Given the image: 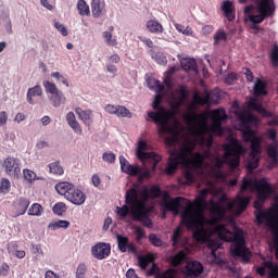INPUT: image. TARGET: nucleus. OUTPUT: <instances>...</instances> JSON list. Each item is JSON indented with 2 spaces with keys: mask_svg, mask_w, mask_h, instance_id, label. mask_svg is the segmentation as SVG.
<instances>
[{
  "mask_svg": "<svg viewBox=\"0 0 278 278\" xmlns=\"http://www.w3.org/2000/svg\"><path fill=\"white\" fill-rule=\"evenodd\" d=\"M211 121L213 122L212 125H207L205 117L200 114H191L189 115L190 121L193 123H198L191 127V131L193 136H197L200 139V142L206 149H212V144H214V135L212 134H223V122L227 121V111L225 109H216L211 111ZM199 118L201 121L199 122Z\"/></svg>",
  "mask_w": 278,
  "mask_h": 278,
  "instance_id": "f257e3e1",
  "label": "nucleus"
},
{
  "mask_svg": "<svg viewBox=\"0 0 278 278\" xmlns=\"http://www.w3.org/2000/svg\"><path fill=\"white\" fill-rule=\"evenodd\" d=\"M151 199V194L147 188L141 191V197H138V189L130 188L125 195V203L130 207V215L137 223H141L143 227L153 229V220L149 216L151 214V206L147 205V201Z\"/></svg>",
  "mask_w": 278,
  "mask_h": 278,
  "instance_id": "f03ea898",
  "label": "nucleus"
},
{
  "mask_svg": "<svg viewBox=\"0 0 278 278\" xmlns=\"http://www.w3.org/2000/svg\"><path fill=\"white\" fill-rule=\"evenodd\" d=\"M214 232L224 242H235V247L231 249V254L235 257H241L244 264L251 262V251L247 247L244 230L237 228L235 232H231V230L227 229V225L219 224L215 226Z\"/></svg>",
  "mask_w": 278,
  "mask_h": 278,
  "instance_id": "7ed1b4c3",
  "label": "nucleus"
},
{
  "mask_svg": "<svg viewBox=\"0 0 278 278\" xmlns=\"http://www.w3.org/2000/svg\"><path fill=\"white\" fill-rule=\"evenodd\" d=\"M162 103V94L157 93L152 103L153 110L156 112L150 111L148 112L149 118H152L153 123L157 126V132L160 136H164V134H172L173 128L170 127V119L175 116V113L170 110H166L161 105Z\"/></svg>",
  "mask_w": 278,
  "mask_h": 278,
  "instance_id": "20e7f679",
  "label": "nucleus"
},
{
  "mask_svg": "<svg viewBox=\"0 0 278 278\" xmlns=\"http://www.w3.org/2000/svg\"><path fill=\"white\" fill-rule=\"evenodd\" d=\"M244 153V147L240 140L232 138L229 143L224 144L223 159H215L216 168H223L227 164L230 168H238L240 166V157Z\"/></svg>",
  "mask_w": 278,
  "mask_h": 278,
  "instance_id": "39448f33",
  "label": "nucleus"
},
{
  "mask_svg": "<svg viewBox=\"0 0 278 278\" xmlns=\"http://www.w3.org/2000/svg\"><path fill=\"white\" fill-rule=\"evenodd\" d=\"M181 224L187 227V229H195L193 231V238L198 242H207L210 237L207 236V230L202 226L199 227V213L194 211V203L187 201V206L181 214Z\"/></svg>",
  "mask_w": 278,
  "mask_h": 278,
  "instance_id": "423d86ee",
  "label": "nucleus"
},
{
  "mask_svg": "<svg viewBox=\"0 0 278 278\" xmlns=\"http://www.w3.org/2000/svg\"><path fill=\"white\" fill-rule=\"evenodd\" d=\"M255 189H256V200L254 201V210H257V213L255 214L256 223L257 225H267L268 226V218L266 217H260L262 212H268V211H263L262 207H264V203H266L267 199L270 197L273 193V186L268 184V180L266 178H261L256 184H255Z\"/></svg>",
  "mask_w": 278,
  "mask_h": 278,
  "instance_id": "0eeeda50",
  "label": "nucleus"
},
{
  "mask_svg": "<svg viewBox=\"0 0 278 278\" xmlns=\"http://www.w3.org/2000/svg\"><path fill=\"white\" fill-rule=\"evenodd\" d=\"M256 10L258 14L249 15V21L254 25H260V23H264L266 18H273L275 16L277 5L275 4V0H256Z\"/></svg>",
  "mask_w": 278,
  "mask_h": 278,
  "instance_id": "6e6552de",
  "label": "nucleus"
},
{
  "mask_svg": "<svg viewBox=\"0 0 278 278\" xmlns=\"http://www.w3.org/2000/svg\"><path fill=\"white\" fill-rule=\"evenodd\" d=\"M261 217L267 218V227L273 230L275 257L278 260V202H274L267 212H261Z\"/></svg>",
  "mask_w": 278,
  "mask_h": 278,
  "instance_id": "1a4fd4ad",
  "label": "nucleus"
},
{
  "mask_svg": "<svg viewBox=\"0 0 278 278\" xmlns=\"http://www.w3.org/2000/svg\"><path fill=\"white\" fill-rule=\"evenodd\" d=\"M149 149V144L144 140L139 141L137 150H136V155L142 164H147V162H151L153 165V168L162 162V155L155 153V152H144Z\"/></svg>",
  "mask_w": 278,
  "mask_h": 278,
  "instance_id": "9d476101",
  "label": "nucleus"
},
{
  "mask_svg": "<svg viewBox=\"0 0 278 278\" xmlns=\"http://www.w3.org/2000/svg\"><path fill=\"white\" fill-rule=\"evenodd\" d=\"M266 136L268 140L273 141L266 147L267 156L271 160V166H277L278 165L277 130L275 128H269L266 131Z\"/></svg>",
  "mask_w": 278,
  "mask_h": 278,
  "instance_id": "9b49d317",
  "label": "nucleus"
},
{
  "mask_svg": "<svg viewBox=\"0 0 278 278\" xmlns=\"http://www.w3.org/2000/svg\"><path fill=\"white\" fill-rule=\"evenodd\" d=\"M250 160L248 166L251 170H255L260 166V154L262 153V137H255L250 141Z\"/></svg>",
  "mask_w": 278,
  "mask_h": 278,
  "instance_id": "f8f14e48",
  "label": "nucleus"
},
{
  "mask_svg": "<svg viewBox=\"0 0 278 278\" xmlns=\"http://www.w3.org/2000/svg\"><path fill=\"white\" fill-rule=\"evenodd\" d=\"M186 152L174 150L170 153V156L167 161V166L165 168L166 175H175L179 164H185L186 162Z\"/></svg>",
  "mask_w": 278,
  "mask_h": 278,
  "instance_id": "ddd939ff",
  "label": "nucleus"
},
{
  "mask_svg": "<svg viewBox=\"0 0 278 278\" xmlns=\"http://www.w3.org/2000/svg\"><path fill=\"white\" fill-rule=\"evenodd\" d=\"M3 167L9 177L14 179L21 177V161L18 159L8 156L3 162Z\"/></svg>",
  "mask_w": 278,
  "mask_h": 278,
  "instance_id": "4468645a",
  "label": "nucleus"
},
{
  "mask_svg": "<svg viewBox=\"0 0 278 278\" xmlns=\"http://www.w3.org/2000/svg\"><path fill=\"white\" fill-rule=\"evenodd\" d=\"M203 273V264L199 261H187L182 267V274L185 277H199Z\"/></svg>",
  "mask_w": 278,
  "mask_h": 278,
  "instance_id": "2eb2a0df",
  "label": "nucleus"
},
{
  "mask_svg": "<svg viewBox=\"0 0 278 278\" xmlns=\"http://www.w3.org/2000/svg\"><path fill=\"white\" fill-rule=\"evenodd\" d=\"M110 253H112L110 243L99 242L91 248V254L96 260H105L110 257Z\"/></svg>",
  "mask_w": 278,
  "mask_h": 278,
  "instance_id": "dca6fc26",
  "label": "nucleus"
},
{
  "mask_svg": "<svg viewBox=\"0 0 278 278\" xmlns=\"http://www.w3.org/2000/svg\"><path fill=\"white\" fill-rule=\"evenodd\" d=\"M119 164L122 172L125 173L126 175L136 177L142 174V167L129 164V161H127V159H125V156L123 155L119 156Z\"/></svg>",
  "mask_w": 278,
  "mask_h": 278,
  "instance_id": "f3484780",
  "label": "nucleus"
},
{
  "mask_svg": "<svg viewBox=\"0 0 278 278\" xmlns=\"http://www.w3.org/2000/svg\"><path fill=\"white\" fill-rule=\"evenodd\" d=\"M65 199L70 201V203H73V205H84V203H86V193L74 187Z\"/></svg>",
  "mask_w": 278,
  "mask_h": 278,
  "instance_id": "a211bd4d",
  "label": "nucleus"
},
{
  "mask_svg": "<svg viewBox=\"0 0 278 278\" xmlns=\"http://www.w3.org/2000/svg\"><path fill=\"white\" fill-rule=\"evenodd\" d=\"M175 93L178 96L174 97V102L172 105L173 108H175V110H179V108L184 105L186 99H188V87H186L185 85H180L178 89L175 90Z\"/></svg>",
  "mask_w": 278,
  "mask_h": 278,
  "instance_id": "6ab92c4d",
  "label": "nucleus"
},
{
  "mask_svg": "<svg viewBox=\"0 0 278 278\" xmlns=\"http://www.w3.org/2000/svg\"><path fill=\"white\" fill-rule=\"evenodd\" d=\"M235 114L238 121H240L242 129L251 127V123H255V121H257L255 115L248 113L247 111H235Z\"/></svg>",
  "mask_w": 278,
  "mask_h": 278,
  "instance_id": "aec40b11",
  "label": "nucleus"
},
{
  "mask_svg": "<svg viewBox=\"0 0 278 278\" xmlns=\"http://www.w3.org/2000/svg\"><path fill=\"white\" fill-rule=\"evenodd\" d=\"M249 110H253L254 112H257L258 114H262V116H265V118H270L273 116V113L268 112L262 103L257 102L255 99H251L248 102Z\"/></svg>",
  "mask_w": 278,
  "mask_h": 278,
  "instance_id": "412c9836",
  "label": "nucleus"
},
{
  "mask_svg": "<svg viewBox=\"0 0 278 278\" xmlns=\"http://www.w3.org/2000/svg\"><path fill=\"white\" fill-rule=\"evenodd\" d=\"M212 214H215V218H213V223H216V220H223L225 218V212L227 210L225 208V205L220 202H213L211 206Z\"/></svg>",
  "mask_w": 278,
  "mask_h": 278,
  "instance_id": "4be33fe9",
  "label": "nucleus"
},
{
  "mask_svg": "<svg viewBox=\"0 0 278 278\" xmlns=\"http://www.w3.org/2000/svg\"><path fill=\"white\" fill-rule=\"evenodd\" d=\"M222 10L227 18L231 23V21L236 20V7L233 5V2L230 0L224 1L222 4Z\"/></svg>",
  "mask_w": 278,
  "mask_h": 278,
  "instance_id": "5701e85b",
  "label": "nucleus"
},
{
  "mask_svg": "<svg viewBox=\"0 0 278 278\" xmlns=\"http://www.w3.org/2000/svg\"><path fill=\"white\" fill-rule=\"evenodd\" d=\"M74 187H75V185H73L68 181L58 182L54 186L58 194H61L65 199L68 197L70 192L73 190Z\"/></svg>",
  "mask_w": 278,
  "mask_h": 278,
  "instance_id": "b1692460",
  "label": "nucleus"
},
{
  "mask_svg": "<svg viewBox=\"0 0 278 278\" xmlns=\"http://www.w3.org/2000/svg\"><path fill=\"white\" fill-rule=\"evenodd\" d=\"M150 192V199H160V197H163L165 201L167 199H170V194L168 191H163L162 188L157 185H153L150 189H148Z\"/></svg>",
  "mask_w": 278,
  "mask_h": 278,
  "instance_id": "393cba45",
  "label": "nucleus"
},
{
  "mask_svg": "<svg viewBox=\"0 0 278 278\" xmlns=\"http://www.w3.org/2000/svg\"><path fill=\"white\" fill-rule=\"evenodd\" d=\"M181 201H186L185 205H187L188 201L187 199H184L181 197L172 199L170 201L165 202V207L168 210V212H179V206L181 205Z\"/></svg>",
  "mask_w": 278,
  "mask_h": 278,
  "instance_id": "a878e982",
  "label": "nucleus"
},
{
  "mask_svg": "<svg viewBox=\"0 0 278 278\" xmlns=\"http://www.w3.org/2000/svg\"><path fill=\"white\" fill-rule=\"evenodd\" d=\"M76 114H78V118L83 121V123L87 125V127H90V125H92V111H84L81 108H77Z\"/></svg>",
  "mask_w": 278,
  "mask_h": 278,
  "instance_id": "bb28decb",
  "label": "nucleus"
},
{
  "mask_svg": "<svg viewBox=\"0 0 278 278\" xmlns=\"http://www.w3.org/2000/svg\"><path fill=\"white\" fill-rule=\"evenodd\" d=\"M34 97H42V87L39 85L29 88L27 91L26 99L30 105H36V101H34Z\"/></svg>",
  "mask_w": 278,
  "mask_h": 278,
  "instance_id": "cd10ccee",
  "label": "nucleus"
},
{
  "mask_svg": "<svg viewBox=\"0 0 278 278\" xmlns=\"http://www.w3.org/2000/svg\"><path fill=\"white\" fill-rule=\"evenodd\" d=\"M188 255L186 254L185 251H179L178 253H176L172 258H170V266H173V268H177L179 266H181V264H184V262H186Z\"/></svg>",
  "mask_w": 278,
  "mask_h": 278,
  "instance_id": "c85d7f7f",
  "label": "nucleus"
},
{
  "mask_svg": "<svg viewBox=\"0 0 278 278\" xmlns=\"http://www.w3.org/2000/svg\"><path fill=\"white\" fill-rule=\"evenodd\" d=\"M28 207H29V200H27L26 198H21L18 200L16 214L12 215V217L18 218V216H23L27 212Z\"/></svg>",
  "mask_w": 278,
  "mask_h": 278,
  "instance_id": "c756f323",
  "label": "nucleus"
},
{
  "mask_svg": "<svg viewBox=\"0 0 278 278\" xmlns=\"http://www.w3.org/2000/svg\"><path fill=\"white\" fill-rule=\"evenodd\" d=\"M250 202H251V199L249 197L238 195L235 199V205L238 207L240 213L244 212L247 207H249Z\"/></svg>",
  "mask_w": 278,
  "mask_h": 278,
  "instance_id": "7c9ffc66",
  "label": "nucleus"
},
{
  "mask_svg": "<svg viewBox=\"0 0 278 278\" xmlns=\"http://www.w3.org/2000/svg\"><path fill=\"white\" fill-rule=\"evenodd\" d=\"M70 227L71 222L64 219L53 220L48 226L52 231H55L56 229H68Z\"/></svg>",
  "mask_w": 278,
  "mask_h": 278,
  "instance_id": "2f4dec72",
  "label": "nucleus"
},
{
  "mask_svg": "<svg viewBox=\"0 0 278 278\" xmlns=\"http://www.w3.org/2000/svg\"><path fill=\"white\" fill-rule=\"evenodd\" d=\"M147 29L151 34H162V31H164V26H162L157 21L150 20L147 22Z\"/></svg>",
  "mask_w": 278,
  "mask_h": 278,
  "instance_id": "473e14b6",
  "label": "nucleus"
},
{
  "mask_svg": "<svg viewBox=\"0 0 278 278\" xmlns=\"http://www.w3.org/2000/svg\"><path fill=\"white\" fill-rule=\"evenodd\" d=\"M193 101L198 103V105H210V103H212V96L207 91H205L204 97H201L199 93H194Z\"/></svg>",
  "mask_w": 278,
  "mask_h": 278,
  "instance_id": "72a5a7b5",
  "label": "nucleus"
},
{
  "mask_svg": "<svg viewBox=\"0 0 278 278\" xmlns=\"http://www.w3.org/2000/svg\"><path fill=\"white\" fill-rule=\"evenodd\" d=\"M65 101L66 98H64V93L62 91L53 93L52 97H50V102L53 108H60Z\"/></svg>",
  "mask_w": 278,
  "mask_h": 278,
  "instance_id": "f704fd0d",
  "label": "nucleus"
},
{
  "mask_svg": "<svg viewBox=\"0 0 278 278\" xmlns=\"http://www.w3.org/2000/svg\"><path fill=\"white\" fill-rule=\"evenodd\" d=\"M254 93L257 97H266V94H268V91L266 90V83L264 80L257 79L254 85Z\"/></svg>",
  "mask_w": 278,
  "mask_h": 278,
  "instance_id": "c9c22d12",
  "label": "nucleus"
},
{
  "mask_svg": "<svg viewBox=\"0 0 278 278\" xmlns=\"http://www.w3.org/2000/svg\"><path fill=\"white\" fill-rule=\"evenodd\" d=\"M181 66L184 71H192L193 73L199 72V66L197 65V61L194 59H188L182 61Z\"/></svg>",
  "mask_w": 278,
  "mask_h": 278,
  "instance_id": "e433bc0d",
  "label": "nucleus"
},
{
  "mask_svg": "<svg viewBox=\"0 0 278 278\" xmlns=\"http://www.w3.org/2000/svg\"><path fill=\"white\" fill-rule=\"evenodd\" d=\"M77 10L80 16H90V7L85 2V0L77 1Z\"/></svg>",
  "mask_w": 278,
  "mask_h": 278,
  "instance_id": "4c0bfd02",
  "label": "nucleus"
},
{
  "mask_svg": "<svg viewBox=\"0 0 278 278\" xmlns=\"http://www.w3.org/2000/svg\"><path fill=\"white\" fill-rule=\"evenodd\" d=\"M45 213V207L40 203H33L28 208V216H42Z\"/></svg>",
  "mask_w": 278,
  "mask_h": 278,
  "instance_id": "58836bf2",
  "label": "nucleus"
},
{
  "mask_svg": "<svg viewBox=\"0 0 278 278\" xmlns=\"http://www.w3.org/2000/svg\"><path fill=\"white\" fill-rule=\"evenodd\" d=\"M91 12L93 18H99V16H101V12H103V7H101V0H92Z\"/></svg>",
  "mask_w": 278,
  "mask_h": 278,
  "instance_id": "ea45409f",
  "label": "nucleus"
},
{
  "mask_svg": "<svg viewBox=\"0 0 278 278\" xmlns=\"http://www.w3.org/2000/svg\"><path fill=\"white\" fill-rule=\"evenodd\" d=\"M115 116H118L119 118H131V112L126 106L116 105Z\"/></svg>",
  "mask_w": 278,
  "mask_h": 278,
  "instance_id": "a19ab883",
  "label": "nucleus"
},
{
  "mask_svg": "<svg viewBox=\"0 0 278 278\" xmlns=\"http://www.w3.org/2000/svg\"><path fill=\"white\" fill-rule=\"evenodd\" d=\"M129 244V238L117 235V247L121 253H127V245Z\"/></svg>",
  "mask_w": 278,
  "mask_h": 278,
  "instance_id": "79ce46f5",
  "label": "nucleus"
},
{
  "mask_svg": "<svg viewBox=\"0 0 278 278\" xmlns=\"http://www.w3.org/2000/svg\"><path fill=\"white\" fill-rule=\"evenodd\" d=\"M66 204L64 202H58L52 207V212L56 216H63L64 214H66Z\"/></svg>",
  "mask_w": 278,
  "mask_h": 278,
  "instance_id": "37998d69",
  "label": "nucleus"
},
{
  "mask_svg": "<svg viewBox=\"0 0 278 278\" xmlns=\"http://www.w3.org/2000/svg\"><path fill=\"white\" fill-rule=\"evenodd\" d=\"M242 136L244 142H251L255 137V130H253L251 127L249 128H241Z\"/></svg>",
  "mask_w": 278,
  "mask_h": 278,
  "instance_id": "c03bdc74",
  "label": "nucleus"
},
{
  "mask_svg": "<svg viewBox=\"0 0 278 278\" xmlns=\"http://www.w3.org/2000/svg\"><path fill=\"white\" fill-rule=\"evenodd\" d=\"M269 60L271 62V66L277 68L278 66V45L277 43L273 46L271 52L269 54Z\"/></svg>",
  "mask_w": 278,
  "mask_h": 278,
  "instance_id": "a18cd8bd",
  "label": "nucleus"
},
{
  "mask_svg": "<svg viewBox=\"0 0 278 278\" xmlns=\"http://www.w3.org/2000/svg\"><path fill=\"white\" fill-rule=\"evenodd\" d=\"M50 173L53 175H64V167L60 165V162H54L49 164Z\"/></svg>",
  "mask_w": 278,
  "mask_h": 278,
  "instance_id": "49530a36",
  "label": "nucleus"
},
{
  "mask_svg": "<svg viewBox=\"0 0 278 278\" xmlns=\"http://www.w3.org/2000/svg\"><path fill=\"white\" fill-rule=\"evenodd\" d=\"M129 210H131V206H129V204L116 206V214L117 216H119V218H126V216H129Z\"/></svg>",
  "mask_w": 278,
  "mask_h": 278,
  "instance_id": "de8ad7c7",
  "label": "nucleus"
},
{
  "mask_svg": "<svg viewBox=\"0 0 278 278\" xmlns=\"http://www.w3.org/2000/svg\"><path fill=\"white\" fill-rule=\"evenodd\" d=\"M43 87L46 92H49L50 94H56L58 92H60V89H58V86H55V84L49 80L43 81Z\"/></svg>",
  "mask_w": 278,
  "mask_h": 278,
  "instance_id": "09e8293b",
  "label": "nucleus"
},
{
  "mask_svg": "<svg viewBox=\"0 0 278 278\" xmlns=\"http://www.w3.org/2000/svg\"><path fill=\"white\" fill-rule=\"evenodd\" d=\"M12 187L10 180L8 178H2L0 181V194H8L10 192V188Z\"/></svg>",
  "mask_w": 278,
  "mask_h": 278,
  "instance_id": "8fccbe9b",
  "label": "nucleus"
},
{
  "mask_svg": "<svg viewBox=\"0 0 278 278\" xmlns=\"http://www.w3.org/2000/svg\"><path fill=\"white\" fill-rule=\"evenodd\" d=\"M220 41H227V33L225 30H217L214 35V45H218Z\"/></svg>",
  "mask_w": 278,
  "mask_h": 278,
  "instance_id": "3c124183",
  "label": "nucleus"
},
{
  "mask_svg": "<svg viewBox=\"0 0 278 278\" xmlns=\"http://www.w3.org/2000/svg\"><path fill=\"white\" fill-rule=\"evenodd\" d=\"M185 179L187 180V182L190 184H194V168L192 167H187L185 169Z\"/></svg>",
  "mask_w": 278,
  "mask_h": 278,
  "instance_id": "603ef678",
  "label": "nucleus"
},
{
  "mask_svg": "<svg viewBox=\"0 0 278 278\" xmlns=\"http://www.w3.org/2000/svg\"><path fill=\"white\" fill-rule=\"evenodd\" d=\"M152 58L155 60L156 64H160L161 66H166L168 63V60L162 54V52L155 53Z\"/></svg>",
  "mask_w": 278,
  "mask_h": 278,
  "instance_id": "864d4df0",
  "label": "nucleus"
},
{
  "mask_svg": "<svg viewBox=\"0 0 278 278\" xmlns=\"http://www.w3.org/2000/svg\"><path fill=\"white\" fill-rule=\"evenodd\" d=\"M86 273H88V267L80 263L76 269V278H86Z\"/></svg>",
  "mask_w": 278,
  "mask_h": 278,
  "instance_id": "5fc2aeb1",
  "label": "nucleus"
},
{
  "mask_svg": "<svg viewBox=\"0 0 278 278\" xmlns=\"http://www.w3.org/2000/svg\"><path fill=\"white\" fill-rule=\"evenodd\" d=\"M150 84V89L151 90H157V92H164V85L157 79H153Z\"/></svg>",
  "mask_w": 278,
  "mask_h": 278,
  "instance_id": "6e6d98bb",
  "label": "nucleus"
},
{
  "mask_svg": "<svg viewBox=\"0 0 278 278\" xmlns=\"http://www.w3.org/2000/svg\"><path fill=\"white\" fill-rule=\"evenodd\" d=\"M102 160L103 162H108V164H114V162H116V154L113 152H104Z\"/></svg>",
  "mask_w": 278,
  "mask_h": 278,
  "instance_id": "4d7b16f0",
  "label": "nucleus"
},
{
  "mask_svg": "<svg viewBox=\"0 0 278 278\" xmlns=\"http://www.w3.org/2000/svg\"><path fill=\"white\" fill-rule=\"evenodd\" d=\"M149 241L153 244V247H162V244H164L162 239L157 238V235L155 233L149 235Z\"/></svg>",
  "mask_w": 278,
  "mask_h": 278,
  "instance_id": "13d9d810",
  "label": "nucleus"
},
{
  "mask_svg": "<svg viewBox=\"0 0 278 278\" xmlns=\"http://www.w3.org/2000/svg\"><path fill=\"white\" fill-rule=\"evenodd\" d=\"M68 125L71 129H73V131H75L78 136H81L84 134V130L81 129V126L79 125V122H77V119L71 122Z\"/></svg>",
  "mask_w": 278,
  "mask_h": 278,
  "instance_id": "bf43d9fd",
  "label": "nucleus"
},
{
  "mask_svg": "<svg viewBox=\"0 0 278 278\" xmlns=\"http://www.w3.org/2000/svg\"><path fill=\"white\" fill-rule=\"evenodd\" d=\"M135 236H136L137 242H140V240H142V238H144L147 236V232L142 229V227L136 226L135 227Z\"/></svg>",
  "mask_w": 278,
  "mask_h": 278,
  "instance_id": "052dcab7",
  "label": "nucleus"
},
{
  "mask_svg": "<svg viewBox=\"0 0 278 278\" xmlns=\"http://www.w3.org/2000/svg\"><path fill=\"white\" fill-rule=\"evenodd\" d=\"M194 147H195L194 142L190 140H186L182 146V149L185 153H192L194 151Z\"/></svg>",
  "mask_w": 278,
  "mask_h": 278,
  "instance_id": "680f3d73",
  "label": "nucleus"
},
{
  "mask_svg": "<svg viewBox=\"0 0 278 278\" xmlns=\"http://www.w3.org/2000/svg\"><path fill=\"white\" fill-rule=\"evenodd\" d=\"M207 248L211 249L212 251V255H216V251H218V249H220V244H218V242L214 241V240H207Z\"/></svg>",
  "mask_w": 278,
  "mask_h": 278,
  "instance_id": "e2e57ef3",
  "label": "nucleus"
},
{
  "mask_svg": "<svg viewBox=\"0 0 278 278\" xmlns=\"http://www.w3.org/2000/svg\"><path fill=\"white\" fill-rule=\"evenodd\" d=\"M103 38L106 40V43L110 45V47H114L117 45L116 39H112V33L104 31Z\"/></svg>",
  "mask_w": 278,
  "mask_h": 278,
  "instance_id": "0e129e2a",
  "label": "nucleus"
},
{
  "mask_svg": "<svg viewBox=\"0 0 278 278\" xmlns=\"http://www.w3.org/2000/svg\"><path fill=\"white\" fill-rule=\"evenodd\" d=\"M181 228L180 227H177L174 232H173V236H172V240L174 242V244H177L179 242V240L181 239Z\"/></svg>",
  "mask_w": 278,
  "mask_h": 278,
  "instance_id": "69168bd1",
  "label": "nucleus"
},
{
  "mask_svg": "<svg viewBox=\"0 0 278 278\" xmlns=\"http://www.w3.org/2000/svg\"><path fill=\"white\" fill-rule=\"evenodd\" d=\"M23 174L26 181H34V179H36V173H34L33 170L24 169Z\"/></svg>",
  "mask_w": 278,
  "mask_h": 278,
  "instance_id": "338daca9",
  "label": "nucleus"
},
{
  "mask_svg": "<svg viewBox=\"0 0 278 278\" xmlns=\"http://www.w3.org/2000/svg\"><path fill=\"white\" fill-rule=\"evenodd\" d=\"M54 27H55V29H58V31H60V34H62L63 36H68V29H66L65 26H63L60 22H55V23H54Z\"/></svg>",
  "mask_w": 278,
  "mask_h": 278,
  "instance_id": "774afa93",
  "label": "nucleus"
}]
</instances>
